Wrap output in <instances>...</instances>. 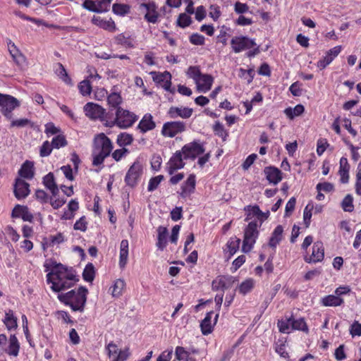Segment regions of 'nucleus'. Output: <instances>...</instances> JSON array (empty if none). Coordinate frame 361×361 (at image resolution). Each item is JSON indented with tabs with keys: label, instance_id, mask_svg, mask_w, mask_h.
<instances>
[{
	"label": "nucleus",
	"instance_id": "nucleus-29",
	"mask_svg": "<svg viewBox=\"0 0 361 361\" xmlns=\"http://www.w3.org/2000/svg\"><path fill=\"white\" fill-rule=\"evenodd\" d=\"M343 302H344L343 299L341 298L340 297H338L337 295H329L325 296L322 300V304L326 307L340 306L343 303Z\"/></svg>",
	"mask_w": 361,
	"mask_h": 361
},
{
	"label": "nucleus",
	"instance_id": "nucleus-39",
	"mask_svg": "<svg viewBox=\"0 0 361 361\" xmlns=\"http://www.w3.org/2000/svg\"><path fill=\"white\" fill-rule=\"evenodd\" d=\"M353 198L350 194L347 195L341 202V207L345 212H351L354 209Z\"/></svg>",
	"mask_w": 361,
	"mask_h": 361
},
{
	"label": "nucleus",
	"instance_id": "nucleus-43",
	"mask_svg": "<svg viewBox=\"0 0 361 361\" xmlns=\"http://www.w3.org/2000/svg\"><path fill=\"white\" fill-rule=\"evenodd\" d=\"M164 177L163 175H159L157 176L152 178L148 184L147 190L149 192L155 190L160 183L164 180Z\"/></svg>",
	"mask_w": 361,
	"mask_h": 361
},
{
	"label": "nucleus",
	"instance_id": "nucleus-44",
	"mask_svg": "<svg viewBox=\"0 0 361 361\" xmlns=\"http://www.w3.org/2000/svg\"><path fill=\"white\" fill-rule=\"evenodd\" d=\"M202 74L198 66H190L187 71L188 76L192 78L195 82L200 80V77Z\"/></svg>",
	"mask_w": 361,
	"mask_h": 361
},
{
	"label": "nucleus",
	"instance_id": "nucleus-40",
	"mask_svg": "<svg viewBox=\"0 0 361 361\" xmlns=\"http://www.w3.org/2000/svg\"><path fill=\"white\" fill-rule=\"evenodd\" d=\"M240 243V240L236 238H235L234 239H231V240L228 242L227 248L228 252H229L228 257H231L236 252V251L239 248Z\"/></svg>",
	"mask_w": 361,
	"mask_h": 361
},
{
	"label": "nucleus",
	"instance_id": "nucleus-32",
	"mask_svg": "<svg viewBox=\"0 0 361 361\" xmlns=\"http://www.w3.org/2000/svg\"><path fill=\"white\" fill-rule=\"evenodd\" d=\"M288 321L291 322V326L293 329L299 330L305 333H308V327L304 318L295 319L291 317L290 318L288 319Z\"/></svg>",
	"mask_w": 361,
	"mask_h": 361
},
{
	"label": "nucleus",
	"instance_id": "nucleus-27",
	"mask_svg": "<svg viewBox=\"0 0 361 361\" xmlns=\"http://www.w3.org/2000/svg\"><path fill=\"white\" fill-rule=\"evenodd\" d=\"M349 169H350V166L348 163V159L345 157H342L340 159V169H339V174L341 176V182L342 183H347L348 182Z\"/></svg>",
	"mask_w": 361,
	"mask_h": 361
},
{
	"label": "nucleus",
	"instance_id": "nucleus-63",
	"mask_svg": "<svg viewBox=\"0 0 361 361\" xmlns=\"http://www.w3.org/2000/svg\"><path fill=\"white\" fill-rule=\"evenodd\" d=\"M334 59L332 58L331 56H330L327 52L326 54V56L324 57V59L319 60L317 63V66L320 69L325 68Z\"/></svg>",
	"mask_w": 361,
	"mask_h": 361
},
{
	"label": "nucleus",
	"instance_id": "nucleus-51",
	"mask_svg": "<svg viewBox=\"0 0 361 361\" xmlns=\"http://www.w3.org/2000/svg\"><path fill=\"white\" fill-rule=\"evenodd\" d=\"M151 74L154 75V76H153V80L157 83H163L168 79L171 78V75L169 72H165L164 73L152 72Z\"/></svg>",
	"mask_w": 361,
	"mask_h": 361
},
{
	"label": "nucleus",
	"instance_id": "nucleus-56",
	"mask_svg": "<svg viewBox=\"0 0 361 361\" xmlns=\"http://www.w3.org/2000/svg\"><path fill=\"white\" fill-rule=\"evenodd\" d=\"M43 183L47 189L56 185L54 174L51 172L49 173L44 177Z\"/></svg>",
	"mask_w": 361,
	"mask_h": 361
},
{
	"label": "nucleus",
	"instance_id": "nucleus-17",
	"mask_svg": "<svg viewBox=\"0 0 361 361\" xmlns=\"http://www.w3.org/2000/svg\"><path fill=\"white\" fill-rule=\"evenodd\" d=\"M7 45L9 53L16 63L19 66H22L25 63V56L20 51L16 44L11 39H8Z\"/></svg>",
	"mask_w": 361,
	"mask_h": 361
},
{
	"label": "nucleus",
	"instance_id": "nucleus-41",
	"mask_svg": "<svg viewBox=\"0 0 361 361\" xmlns=\"http://www.w3.org/2000/svg\"><path fill=\"white\" fill-rule=\"evenodd\" d=\"M107 102L111 106L118 108V105L122 102V98L119 94L113 92L108 96Z\"/></svg>",
	"mask_w": 361,
	"mask_h": 361
},
{
	"label": "nucleus",
	"instance_id": "nucleus-38",
	"mask_svg": "<svg viewBox=\"0 0 361 361\" xmlns=\"http://www.w3.org/2000/svg\"><path fill=\"white\" fill-rule=\"evenodd\" d=\"M213 130L214 132V134L223 139L224 141L226 140L228 133L225 130L224 126L219 122L216 121L213 127Z\"/></svg>",
	"mask_w": 361,
	"mask_h": 361
},
{
	"label": "nucleus",
	"instance_id": "nucleus-50",
	"mask_svg": "<svg viewBox=\"0 0 361 361\" xmlns=\"http://www.w3.org/2000/svg\"><path fill=\"white\" fill-rule=\"evenodd\" d=\"M92 156H93L92 165L97 166L102 164L105 158H106L109 155H104V153L93 151Z\"/></svg>",
	"mask_w": 361,
	"mask_h": 361
},
{
	"label": "nucleus",
	"instance_id": "nucleus-4",
	"mask_svg": "<svg viewBox=\"0 0 361 361\" xmlns=\"http://www.w3.org/2000/svg\"><path fill=\"white\" fill-rule=\"evenodd\" d=\"M258 234L259 231H257V222H250L244 232V239L242 246V250L244 252H248L252 250Z\"/></svg>",
	"mask_w": 361,
	"mask_h": 361
},
{
	"label": "nucleus",
	"instance_id": "nucleus-47",
	"mask_svg": "<svg viewBox=\"0 0 361 361\" xmlns=\"http://www.w3.org/2000/svg\"><path fill=\"white\" fill-rule=\"evenodd\" d=\"M191 22V18L186 13H180L177 19V25L183 28L189 26Z\"/></svg>",
	"mask_w": 361,
	"mask_h": 361
},
{
	"label": "nucleus",
	"instance_id": "nucleus-61",
	"mask_svg": "<svg viewBox=\"0 0 361 361\" xmlns=\"http://www.w3.org/2000/svg\"><path fill=\"white\" fill-rule=\"evenodd\" d=\"M212 288L213 290L217 291V290H222L224 291V287L223 281L221 276H217L212 283Z\"/></svg>",
	"mask_w": 361,
	"mask_h": 361
},
{
	"label": "nucleus",
	"instance_id": "nucleus-18",
	"mask_svg": "<svg viewBox=\"0 0 361 361\" xmlns=\"http://www.w3.org/2000/svg\"><path fill=\"white\" fill-rule=\"evenodd\" d=\"M155 128L156 123L153 120V116L150 114H145L137 126V128L142 133H145L147 131L152 130Z\"/></svg>",
	"mask_w": 361,
	"mask_h": 361
},
{
	"label": "nucleus",
	"instance_id": "nucleus-64",
	"mask_svg": "<svg viewBox=\"0 0 361 361\" xmlns=\"http://www.w3.org/2000/svg\"><path fill=\"white\" fill-rule=\"evenodd\" d=\"M75 230L85 231L87 229V221L85 216H82L78 220L73 226Z\"/></svg>",
	"mask_w": 361,
	"mask_h": 361
},
{
	"label": "nucleus",
	"instance_id": "nucleus-11",
	"mask_svg": "<svg viewBox=\"0 0 361 361\" xmlns=\"http://www.w3.org/2000/svg\"><path fill=\"white\" fill-rule=\"evenodd\" d=\"M142 172V167L139 161H135L128 169L125 177L126 184L130 187L137 185Z\"/></svg>",
	"mask_w": 361,
	"mask_h": 361
},
{
	"label": "nucleus",
	"instance_id": "nucleus-31",
	"mask_svg": "<svg viewBox=\"0 0 361 361\" xmlns=\"http://www.w3.org/2000/svg\"><path fill=\"white\" fill-rule=\"evenodd\" d=\"M19 349L20 344L17 337L15 334L11 335L9 338L8 349L6 350L7 353L11 355L17 356L19 352Z\"/></svg>",
	"mask_w": 361,
	"mask_h": 361
},
{
	"label": "nucleus",
	"instance_id": "nucleus-21",
	"mask_svg": "<svg viewBox=\"0 0 361 361\" xmlns=\"http://www.w3.org/2000/svg\"><path fill=\"white\" fill-rule=\"evenodd\" d=\"M198 91L207 92L209 91L213 83V78L208 74H202L200 77V80L195 82Z\"/></svg>",
	"mask_w": 361,
	"mask_h": 361
},
{
	"label": "nucleus",
	"instance_id": "nucleus-48",
	"mask_svg": "<svg viewBox=\"0 0 361 361\" xmlns=\"http://www.w3.org/2000/svg\"><path fill=\"white\" fill-rule=\"evenodd\" d=\"M254 286V282L252 279H247L243 281L239 286V291L240 293L245 295L250 292Z\"/></svg>",
	"mask_w": 361,
	"mask_h": 361
},
{
	"label": "nucleus",
	"instance_id": "nucleus-20",
	"mask_svg": "<svg viewBox=\"0 0 361 361\" xmlns=\"http://www.w3.org/2000/svg\"><path fill=\"white\" fill-rule=\"evenodd\" d=\"M195 184V176L190 174L181 186L180 196L184 198L190 196L191 193L194 192Z\"/></svg>",
	"mask_w": 361,
	"mask_h": 361
},
{
	"label": "nucleus",
	"instance_id": "nucleus-3",
	"mask_svg": "<svg viewBox=\"0 0 361 361\" xmlns=\"http://www.w3.org/2000/svg\"><path fill=\"white\" fill-rule=\"evenodd\" d=\"M137 120V116L135 114L118 107L116 109L115 118L107 121L106 126L109 127L117 126L120 128H128L131 127Z\"/></svg>",
	"mask_w": 361,
	"mask_h": 361
},
{
	"label": "nucleus",
	"instance_id": "nucleus-23",
	"mask_svg": "<svg viewBox=\"0 0 361 361\" xmlns=\"http://www.w3.org/2000/svg\"><path fill=\"white\" fill-rule=\"evenodd\" d=\"M128 241L123 240L120 245V255H119V266L121 268H124L128 262Z\"/></svg>",
	"mask_w": 361,
	"mask_h": 361
},
{
	"label": "nucleus",
	"instance_id": "nucleus-12",
	"mask_svg": "<svg viewBox=\"0 0 361 361\" xmlns=\"http://www.w3.org/2000/svg\"><path fill=\"white\" fill-rule=\"evenodd\" d=\"M324 257V247L322 241H317L312 247L310 256H305L304 259L307 263H317L322 262Z\"/></svg>",
	"mask_w": 361,
	"mask_h": 361
},
{
	"label": "nucleus",
	"instance_id": "nucleus-36",
	"mask_svg": "<svg viewBox=\"0 0 361 361\" xmlns=\"http://www.w3.org/2000/svg\"><path fill=\"white\" fill-rule=\"evenodd\" d=\"M126 286V283L123 279H117L114 286L112 290V295L114 297H118L122 294V291Z\"/></svg>",
	"mask_w": 361,
	"mask_h": 361
},
{
	"label": "nucleus",
	"instance_id": "nucleus-9",
	"mask_svg": "<svg viewBox=\"0 0 361 361\" xmlns=\"http://www.w3.org/2000/svg\"><path fill=\"white\" fill-rule=\"evenodd\" d=\"M85 115L90 119H100L102 121H109L108 114L105 116V109L97 104L92 102L87 103L84 106Z\"/></svg>",
	"mask_w": 361,
	"mask_h": 361
},
{
	"label": "nucleus",
	"instance_id": "nucleus-19",
	"mask_svg": "<svg viewBox=\"0 0 361 361\" xmlns=\"http://www.w3.org/2000/svg\"><path fill=\"white\" fill-rule=\"evenodd\" d=\"M267 179L270 183L276 185L282 179V172L279 169L274 166L266 167L264 170Z\"/></svg>",
	"mask_w": 361,
	"mask_h": 361
},
{
	"label": "nucleus",
	"instance_id": "nucleus-5",
	"mask_svg": "<svg viewBox=\"0 0 361 361\" xmlns=\"http://www.w3.org/2000/svg\"><path fill=\"white\" fill-rule=\"evenodd\" d=\"M19 105L20 103L16 98L0 93L1 111L8 119L12 118V111Z\"/></svg>",
	"mask_w": 361,
	"mask_h": 361
},
{
	"label": "nucleus",
	"instance_id": "nucleus-10",
	"mask_svg": "<svg viewBox=\"0 0 361 361\" xmlns=\"http://www.w3.org/2000/svg\"><path fill=\"white\" fill-rule=\"evenodd\" d=\"M180 151L183 154L185 159L194 160L197 156L204 152V147L199 141L194 140L185 145Z\"/></svg>",
	"mask_w": 361,
	"mask_h": 361
},
{
	"label": "nucleus",
	"instance_id": "nucleus-14",
	"mask_svg": "<svg viewBox=\"0 0 361 361\" xmlns=\"http://www.w3.org/2000/svg\"><path fill=\"white\" fill-rule=\"evenodd\" d=\"M30 184L20 178L16 179L14 184V195L18 200L24 199L30 194Z\"/></svg>",
	"mask_w": 361,
	"mask_h": 361
},
{
	"label": "nucleus",
	"instance_id": "nucleus-52",
	"mask_svg": "<svg viewBox=\"0 0 361 361\" xmlns=\"http://www.w3.org/2000/svg\"><path fill=\"white\" fill-rule=\"evenodd\" d=\"M314 209V205L309 203L305 208L303 219L306 227H308L310 224V219L312 217V210Z\"/></svg>",
	"mask_w": 361,
	"mask_h": 361
},
{
	"label": "nucleus",
	"instance_id": "nucleus-60",
	"mask_svg": "<svg viewBox=\"0 0 361 361\" xmlns=\"http://www.w3.org/2000/svg\"><path fill=\"white\" fill-rule=\"evenodd\" d=\"M49 238L50 240L49 245L51 246H54V245L60 244L64 241V236H63V233H58L55 235H49Z\"/></svg>",
	"mask_w": 361,
	"mask_h": 361
},
{
	"label": "nucleus",
	"instance_id": "nucleus-16",
	"mask_svg": "<svg viewBox=\"0 0 361 361\" xmlns=\"http://www.w3.org/2000/svg\"><path fill=\"white\" fill-rule=\"evenodd\" d=\"M192 109L188 107L171 106L168 111V115L171 118L180 117L182 118H188L192 114Z\"/></svg>",
	"mask_w": 361,
	"mask_h": 361
},
{
	"label": "nucleus",
	"instance_id": "nucleus-59",
	"mask_svg": "<svg viewBox=\"0 0 361 361\" xmlns=\"http://www.w3.org/2000/svg\"><path fill=\"white\" fill-rule=\"evenodd\" d=\"M190 42L195 45H203L204 44V37L198 33H194L190 37Z\"/></svg>",
	"mask_w": 361,
	"mask_h": 361
},
{
	"label": "nucleus",
	"instance_id": "nucleus-49",
	"mask_svg": "<svg viewBox=\"0 0 361 361\" xmlns=\"http://www.w3.org/2000/svg\"><path fill=\"white\" fill-rule=\"evenodd\" d=\"M83 7L88 11L96 12V13H102V8H99L98 4H96L92 0H85L82 4Z\"/></svg>",
	"mask_w": 361,
	"mask_h": 361
},
{
	"label": "nucleus",
	"instance_id": "nucleus-34",
	"mask_svg": "<svg viewBox=\"0 0 361 361\" xmlns=\"http://www.w3.org/2000/svg\"><path fill=\"white\" fill-rule=\"evenodd\" d=\"M305 111V108L302 104L296 105L293 109L291 107L286 108L284 110V114L290 119L295 116L301 115Z\"/></svg>",
	"mask_w": 361,
	"mask_h": 361
},
{
	"label": "nucleus",
	"instance_id": "nucleus-24",
	"mask_svg": "<svg viewBox=\"0 0 361 361\" xmlns=\"http://www.w3.org/2000/svg\"><path fill=\"white\" fill-rule=\"evenodd\" d=\"M283 228L282 226H277L273 231L271 236L269 239V246L271 248H276L277 245L281 241L283 238Z\"/></svg>",
	"mask_w": 361,
	"mask_h": 361
},
{
	"label": "nucleus",
	"instance_id": "nucleus-54",
	"mask_svg": "<svg viewBox=\"0 0 361 361\" xmlns=\"http://www.w3.org/2000/svg\"><path fill=\"white\" fill-rule=\"evenodd\" d=\"M106 350L108 351L109 357L110 359H111V361L115 360V358H116V355H118V351L120 350L118 349V346L113 342H111L107 345Z\"/></svg>",
	"mask_w": 361,
	"mask_h": 361
},
{
	"label": "nucleus",
	"instance_id": "nucleus-25",
	"mask_svg": "<svg viewBox=\"0 0 361 361\" xmlns=\"http://www.w3.org/2000/svg\"><path fill=\"white\" fill-rule=\"evenodd\" d=\"M92 21L94 25H97L109 32H114L116 30V25L111 19L106 20L102 19L100 17L94 16Z\"/></svg>",
	"mask_w": 361,
	"mask_h": 361
},
{
	"label": "nucleus",
	"instance_id": "nucleus-62",
	"mask_svg": "<svg viewBox=\"0 0 361 361\" xmlns=\"http://www.w3.org/2000/svg\"><path fill=\"white\" fill-rule=\"evenodd\" d=\"M36 199L41 203H47L49 202V197L47 192L43 190H37L35 194Z\"/></svg>",
	"mask_w": 361,
	"mask_h": 361
},
{
	"label": "nucleus",
	"instance_id": "nucleus-57",
	"mask_svg": "<svg viewBox=\"0 0 361 361\" xmlns=\"http://www.w3.org/2000/svg\"><path fill=\"white\" fill-rule=\"evenodd\" d=\"M189 353L183 347L178 346L176 348V357L178 360H186L189 357Z\"/></svg>",
	"mask_w": 361,
	"mask_h": 361
},
{
	"label": "nucleus",
	"instance_id": "nucleus-22",
	"mask_svg": "<svg viewBox=\"0 0 361 361\" xmlns=\"http://www.w3.org/2000/svg\"><path fill=\"white\" fill-rule=\"evenodd\" d=\"M157 243L156 245L158 249L163 250L167 244L168 230L166 227L160 226L157 228Z\"/></svg>",
	"mask_w": 361,
	"mask_h": 361
},
{
	"label": "nucleus",
	"instance_id": "nucleus-28",
	"mask_svg": "<svg viewBox=\"0 0 361 361\" xmlns=\"http://www.w3.org/2000/svg\"><path fill=\"white\" fill-rule=\"evenodd\" d=\"M4 323L8 331L14 330L18 327L17 317L14 316L13 310H8L6 312Z\"/></svg>",
	"mask_w": 361,
	"mask_h": 361
},
{
	"label": "nucleus",
	"instance_id": "nucleus-7",
	"mask_svg": "<svg viewBox=\"0 0 361 361\" xmlns=\"http://www.w3.org/2000/svg\"><path fill=\"white\" fill-rule=\"evenodd\" d=\"M93 147V151L104 153V155H110L113 149L111 140L104 133H100L94 137Z\"/></svg>",
	"mask_w": 361,
	"mask_h": 361
},
{
	"label": "nucleus",
	"instance_id": "nucleus-8",
	"mask_svg": "<svg viewBox=\"0 0 361 361\" xmlns=\"http://www.w3.org/2000/svg\"><path fill=\"white\" fill-rule=\"evenodd\" d=\"M231 44L233 51L235 53H239L246 49H250L256 46L254 39L246 36L234 37L231 40Z\"/></svg>",
	"mask_w": 361,
	"mask_h": 361
},
{
	"label": "nucleus",
	"instance_id": "nucleus-30",
	"mask_svg": "<svg viewBox=\"0 0 361 361\" xmlns=\"http://www.w3.org/2000/svg\"><path fill=\"white\" fill-rule=\"evenodd\" d=\"M213 312H208L200 324L201 331L203 335H208L212 333L213 326L211 323Z\"/></svg>",
	"mask_w": 361,
	"mask_h": 361
},
{
	"label": "nucleus",
	"instance_id": "nucleus-53",
	"mask_svg": "<svg viewBox=\"0 0 361 361\" xmlns=\"http://www.w3.org/2000/svg\"><path fill=\"white\" fill-rule=\"evenodd\" d=\"M54 147L49 141H45L40 147L39 154L42 157H48Z\"/></svg>",
	"mask_w": 361,
	"mask_h": 361
},
{
	"label": "nucleus",
	"instance_id": "nucleus-35",
	"mask_svg": "<svg viewBox=\"0 0 361 361\" xmlns=\"http://www.w3.org/2000/svg\"><path fill=\"white\" fill-rule=\"evenodd\" d=\"M133 140V136L126 133H121L118 135L117 144L121 147L129 145Z\"/></svg>",
	"mask_w": 361,
	"mask_h": 361
},
{
	"label": "nucleus",
	"instance_id": "nucleus-15",
	"mask_svg": "<svg viewBox=\"0 0 361 361\" xmlns=\"http://www.w3.org/2000/svg\"><path fill=\"white\" fill-rule=\"evenodd\" d=\"M13 218H21L24 221L32 222L33 215L30 212L27 206L17 204L12 211Z\"/></svg>",
	"mask_w": 361,
	"mask_h": 361
},
{
	"label": "nucleus",
	"instance_id": "nucleus-46",
	"mask_svg": "<svg viewBox=\"0 0 361 361\" xmlns=\"http://www.w3.org/2000/svg\"><path fill=\"white\" fill-rule=\"evenodd\" d=\"M244 210L247 212L245 221L251 219L254 216H257L259 212H260V209L258 205H247L244 208Z\"/></svg>",
	"mask_w": 361,
	"mask_h": 361
},
{
	"label": "nucleus",
	"instance_id": "nucleus-58",
	"mask_svg": "<svg viewBox=\"0 0 361 361\" xmlns=\"http://www.w3.org/2000/svg\"><path fill=\"white\" fill-rule=\"evenodd\" d=\"M159 13L157 11V8H154V11H148L145 15V19L152 23H156L158 21Z\"/></svg>",
	"mask_w": 361,
	"mask_h": 361
},
{
	"label": "nucleus",
	"instance_id": "nucleus-45",
	"mask_svg": "<svg viewBox=\"0 0 361 361\" xmlns=\"http://www.w3.org/2000/svg\"><path fill=\"white\" fill-rule=\"evenodd\" d=\"M80 92L83 95H89L92 92V86L89 80H84L78 85Z\"/></svg>",
	"mask_w": 361,
	"mask_h": 361
},
{
	"label": "nucleus",
	"instance_id": "nucleus-6",
	"mask_svg": "<svg viewBox=\"0 0 361 361\" xmlns=\"http://www.w3.org/2000/svg\"><path fill=\"white\" fill-rule=\"evenodd\" d=\"M185 130L186 124L183 121H168L163 125L161 135L166 137H173Z\"/></svg>",
	"mask_w": 361,
	"mask_h": 361
},
{
	"label": "nucleus",
	"instance_id": "nucleus-42",
	"mask_svg": "<svg viewBox=\"0 0 361 361\" xmlns=\"http://www.w3.org/2000/svg\"><path fill=\"white\" fill-rule=\"evenodd\" d=\"M51 145L54 148L59 149L60 147H65L68 142L64 135H58L54 137L51 140Z\"/></svg>",
	"mask_w": 361,
	"mask_h": 361
},
{
	"label": "nucleus",
	"instance_id": "nucleus-33",
	"mask_svg": "<svg viewBox=\"0 0 361 361\" xmlns=\"http://www.w3.org/2000/svg\"><path fill=\"white\" fill-rule=\"evenodd\" d=\"M95 276L94 267L92 263H88L82 272V277L85 281L92 283Z\"/></svg>",
	"mask_w": 361,
	"mask_h": 361
},
{
	"label": "nucleus",
	"instance_id": "nucleus-37",
	"mask_svg": "<svg viewBox=\"0 0 361 361\" xmlns=\"http://www.w3.org/2000/svg\"><path fill=\"white\" fill-rule=\"evenodd\" d=\"M56 73L66 83L68 84L71 82V79L68 75V73H67L64 66L61 63H57V68H56Z\"/></svg>",
	"mask_w": 361,
	"mask_h": 361
},
{
	"label": "nucleus",
	"instance_id": "nucleus-55",
	"mask_svg": "<svg viewBox=\"0 0 361 361\" xmlns=\"http://www.w3.org/2000/svg\"><path fill=\"white\" fill-rule=\"evenodd\" d=\"M113 11L118 15L123 16L128 13L129 7L124 4H114L113 5Z\"/></svg>",
	"mask_w": 361,
	"mask_h": 361
},
{
	"label": "nucleus",
	"instance_id": "nucleus-2",
	"mask_svg": "<svg viewBox=\"0 0 361 361\" xmlns=\"http://www.w3.org/2000/svg\"><path fill=\"white\" fill-rule=\"evenodd\" d=\"M48 283H51V288L54 292H60L71 288L73 285V281H78L72 270L63 271L51 270L47 275Z\"/></svg>",
	"mask_w": 361,
	"mask_h": 361
},
{
	"label": "nucleus",
	"instance_id": "nucleus-26",
	"mask_svg": "<svg viewBox=\"0 0 361 361\" xmlns=\"http://www.w3.org/2000/svg\"><path fill=\"white\" fill-rule=\"evenodd\" d=\"M20 177L26 179H32L34 177L33 163L30 161H25L18 171Z\"/></svg>",
	"mask_w": 361,
	"mask_h": 361
},
{
	"label": "nucleus",
	"instance_id": "nucleus-13",
	"mask_svg": "<svg viewBox=\"0 0 361 361\" xmlns=\"http://www.w3.org/2000/svg\"><path fill=\"white\" fill-rule=\"evenodd\" d=\"M183 159H185L184 156L180 150L176 151L174 153L167 163L168 172L170 175H172L175 171L185 166Z\"/></svg>",
	"mask_w": 361,
	"mask_h": 361
},
{
	"label": "nucleus",
	"instance_id": "nucleus-1",
	"mask_svg": "<svg viewBox=\"0 0 361 361\" xmlns=\"http://www.w3.org/2000/svg\"><path fill=\"white\" fill-rule=\"evenodd\" d=\"M88 290L84 286H80L78 290H71L66 293L58 295L59 300L66 305H69L73 311L82 312L87 302Z\"/></svg>",
	"mask_w": 361,
	"mask_h": 361
}]
</instances>
